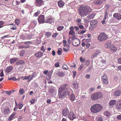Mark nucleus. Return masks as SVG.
Instances as JSON below:
<instances>
[{
	"instance_id": "1",
	"label": "nucleus",
	"mask_w": 121,
	"mask_h": 121,
	"mask_svg": "<svg viewBox=\"0 0 121 121\" xmlns=\"http://www.w3.org/2000/svg\"><path fill=\"white\" fill-rule=\"evenodd\" d=\"M92 11V9L88 6H81L79 9L80 15L84 17L90 13Z\"/></svg>"
},
{
	"instance_id": "2",
	"label": "nucleus",
	"mask_w": 121,
	"mask_h": 121,
	"mask_svg": "<svg viewBox=\"0 0 121 121\" xmlns=\"http://www.w3.org/2000/svg\"><path fill=\"white\" fill-rule=\"evenodd\" d=\"M67 85V84H65L60 86L59 90V95L60 98H64L66 96V92L65 89Z\"/></svg>"
},
{
	"instance_id": "3",
	"label": "nucleus",
	"mask_w": 121,
	"mask_h": 121,
	"mask_svg": "<svg viewBox=\"0 0 121 121\" xmlns=\"http://www.w3.org/2000/svg\"><path fill=\"white\" fill-rule=\"evenodd\" d=\"M102 106L100 104H95L91 107V110L92 112L97 113L100 111L102 109Z\"/></svg>"
},
{
	"instance_id": "4",
	"label": "nucleus",
	"mask_w": 121,
	"mask_h": 121,
	"mask_svg": "<svg viewBox=\"0 0 121 121\" xmlns=\"http://www.w3.org/2000/svg\"><path fill=\"white\" fill-rule=\"evenodd\" d=\"M108 38V36L104 33H101L98 36V39L100 41H104Z\"/></svg>"
},
{
	"instance_id": "5",
	"label": "nucleus",
	"mask_w": 121,
	"mask_h": 121,
	"mask_svg": "<svg viewBox=\"0 0 121 121\" xmlns=\"http://www.w3.org/2000/svg\"><path fill=\"white\" fill-rule=\"evenodd\" d=\"M72 39L73 40L72 43L73 45L75 46H77L80 44V41L78 39H75L74 36L73 37Z\"/></svg>"
},
{
	"instance_id": "6",
	"label": "nucleus",
	"mask_w": 121,
	"mask_h": 121,
	"mask_svg": "<svg viewBox=\"0 0 121 121\" xmlns=\"http://www.w3.org/2000/svg\"><path fill=\"white\" fill-rule=\"evenodd\" d=\"M95 16V14L93 13H92L91 14L89 15L84 19L85 22L86 23L89 22L90 19L94 18Z\"/></svg>"
},
{
	"instance_id": "7",
	"label": "nucleus",
	"mask_w": 121,
	"mask_h": 121,
	"mask_svg": "<svg viewBox=\"0 0 121 121\" xmlns=\"http://www.w3.org/2000/svg\"><path fill=\"white\" fill-rule=\"evenodd\" d=\"M44 16L42 15L39 16L38 18L39 22L41 24L45 22Z\"/></svg>"
},
{
	"instance_id": "8",
	"label": "nucleus",
	"mask_w": 121,
	"mask_h": 121,
	"mask_svg": "<svg viewBox=\"0 0 121 121\" xmlns=\"http://www.w3.org/2000/svg\"><path fill=\"white\" fill-rule=\"evenodd\" d=\"M68 118L71 120H73L76 118L75 114L72 112H70Z\"/></svg>"
},
{
	"instance_id": "9",
	"label": "nucleus",
	"mask_w": 121,
	"mask_h": 121,
	"mask_svg": "<svg viewBox=\"0 0 121 121\" xmlns=\"http://www.w3.org/2000/svg\"><path fill=\"white\" fill-rule=\"evenodd\" d=\"M69 113V111L67 108H65L63 109L62 114L63 116H66L68 115Z\"/></svg>"
},
{
	"instance_id": "10",
	"label": "nucleus",
	"mask_w": 121,
	"mask_h": 121,
	"mask_svg": "<svg viewBox=\"0 0 121 121\" xmlns=\"http://www.w3.org/2000/svg\"><path fill=\"white\" fill-rule=\"evenodd\" d=\"M97 22L96 20H93L91 21L90 23V24L91 27H96L97 25Z\"/></svg>"
},
{
	"instance_id": "11",
	"label": "nucleus",
	"mask_w": 121,
	"mask_h": 121,
	"mask_svg": "<svg viewBox=\"0 0 121 121\" xmlns=\"http://www.w3.org/2000/svg\"><path fill=\"white\" fill-rule=\"evenodd\" d=\"M54 21V19L53 18L51 17H48L46 23H49L52 24L53 23Z\"/></svg>"
},
{
	"instance_id": "12",
	"label": "nucleus",
	"mask_w": 121,
	"mask_h": 121,
	"mask_svg": "<svg viewBox=\"0 0 121 121\" xmlns=\"http://www.w3.org/2000/svg\"><path fill=\"white\" fill-rule=\"evenodd\" d=\"M121 95V90H117L115 91L113 93V95L116 96H119Z\"/></svg>"
},
{
	"instance_id": "13",
	"label": "nucleus",
	"mask_w": 121,
	"mask_h": 121,
	"mask_svg": "<svg viewBox=\"0 0 121 121\" xmlns=\"http://www.w3.org/2000/svg\"><path fill=\"white\" fill-rule=\"evenodd\" d=\"M91 99L93 100H96L98 99L96 93H93L91 95Z\"/></svg>"
},
{
	"instance_id": "14",
	"label": "nucleus",
	"mask_w": 121,
	"mask_h": 121,
	"mask_svg": "<svg viewBox=\"0 0 121 121\" xmlns=\"http://www.w3.org/2000/svg\"><path fill=\"white\" fill-rule=\"evenodd\" d=\"M24 64V62L22 60H19L16 63V64L17 65H23Z\"/></svg>"
},
{
	"instance_id": "15",
	"label": "nucleus",
	"mask_w": 121,
	"mask_h": 121,
	"mask_svg": "<svg viewBox=\"0 0 121 121\" xmlns=\"http://www.w3.org/2000/svg\"><path fill=\"white\" fill-rule=\"evenodd\" d=\"M113 45L111 44L110 42H107L105 45V47L107 48H112Z\"/></svg>"
},
{
	"instance_id": "16",
	"label": "nucleus",
	"mask_w": 121,
	"mask_h": 121,
	"mask_svg": "<svg viewBox=\"0 0 121 121\" xmlns=\"http://www.w3.org/2000/svg\"><path fill=\"white\" fill-rule=\"evenodd\" d=\"M36 5L37 6H40L42 4L43 2L42 0H36Z\"/></svg>"
},
{
	"instance_id": "17",
	"label": "nucleus",
	"mask_w": 121,
	"mask_h": 121,
	"mask_svg": "<svg viewBox=\"0 0 121 121\" xmlns=\"http://www.w3.org/2000/svg\"><path fill=\"white\" fill-rule=\"evenodd\" d=\"M113 17L118 20H120L121 18V15L119 13H116L114 14Z\"/></svg>"
},
{
	"instance_id": "18",
	"label": "nucleus",
	"mask_w": 121,
	"mask_h": 121,
	"mask_svg": "<svg viewBox=\"0 0 121 121\" xmlns=\"http://www.w3.org/2000/svg\"><path fill=\"white\" fill-rule=\"evenodd\" d=\"M98 99H99L102 98L103 96L102 93L100 92L96 93Z\"/></svg>"
},
{
	"instance_id": "19",
	"label": "nucleus",
	"mask_w": 121,
	"mask_h": 121,
	"mask_svg": "<svg viewBox=\"0 0 121 121\" xmlns=\"http://www.w3.org/2000/svg\"><path fill=\"white\" fill-rule=\"evenodd\" d=\"M43 52H39L35 54V55L37 58H39L41 57L43 54Z\"/></svg>"
},
{
	"instance_id": "20",
	"label": "nucleus",
	"mask_w": 121,
	"mask_h": 121,
	"mask_svg": "<svg viewBox=\"0 0 121 121\" xmlns=\"http://www.w3.org/2000/svg\"><path fill=\"white\" fill-rule=\"evenodd\" d=\"M15 114L16 113H15L13 112L9 117V120L10 121L14 118V116Z\"/></svg>"
},
{
	"instance_id": "21",
	"label": "nucleus",
	"mask_w": 121,
	"mask_h": 121,
	"mask_svg": "<svg viewBox=\"0 0 121 121\" xmlns=\"http://www.w3.org/2000/svg\"><path fill=\"white\" fill-rule=\"evenodd\" d=\"M13 68L12 66L8 67L6 69V71L7 73L10 72L13 69Z\"/></svg>"
},
{
	"instance_id": "22",
	"label": "nucleus",
	"mask_w": 121,
	"mask_h": 121,
	"mask_svg": "<svg viewBox=\"0 0 121 121\" xmlns=\"http://www.w3.org/2000/svg\"><path fill=\"white\" fill-rule=\"evenodd\" d=\"M116 108L117 109H121V101H119L116 104Z\"/></svg>"
},
{
	"instance_id": "23",
	"label": "nucleus",
	"mask_w": 121,
	"mask_h": 121,
	"mask_svg": "<svg viewBox=\"0 0 121 121\" xmlns=\"http://www.w3.org/2000/svg\"><path fill=\"white\" fill-rule=\"evenodd\" d=\"M73 86L75 89H77L78 87V84L76 81H74L72 83Z\"/></svg>"
},
{
	"instance_id": "24",
	"label": "nucleus",
	"mask_w": 121,
	"mask_h": 121,
	"mask_svg": "<svg viewBox=\"0 0 121 121\" xmlns=\"http://www.w3.org/2000/svg\"><path fill=\"white\" fill-rule=\"evenodd\" d=\"M103 2V0H96L94 1L95 4L99 5L101 4Z\"/></svg>"
},
{
	"instance_id": "25",
	"label": "nucleus",
	"mask_w": 121,
	"mask_h": 121,
	"mask_svg": "<svg viewBox=\"0 0 121 121\" xmlns=\"http://www.w3.org/2000/svg\"><path fill=\"white\" fill-rule=\"evenodd\" d=\"M58 6L60 7H62L64 5V3L61 0H60L58 1Z\"/></svg>"
},
{
	"instance_id": "26",
	"label": "nucleus",
	"mask_w": 121,
	"mask_h": 121,
	"mask_svg": "<svg viewBox=\"0 0 121 121\" xmlns=\"http://www.w3.org/2000/svg\"><path fill=\"white\" fill-rule=\"evenodd\" d=\"M9 25L10 26V28L11 29L13 30H15L16 29V26L13 23L10 24Z\"/></svg>"
},
{
	"instance_id": "27",
	"label": "nucleus",
	"mask_w": 121,
	"mask_h": 121,
	"mask_svg": "<svg viewBox=\"0 0 121 121\" xmlns=\"http://www.w3.org/2000/svg\"><path fill=\"white\" fill-rule=\"evenodd\" d=\"M100 53H101V52L98 50L94 54H93L91 56V58H93L97 56Z\"/></svg>"
},
{
	"instance_id": "28",
	"label": "nucleus",
	"mask_w": 121,
	"mask_h": 121,
	"mask_svg": "<svg viewBox=\"0 0 121 121\" xmlns=\"http://www.w3.org/2000/svg\"><path fill=\"white\" fill-rule=\"evenodd\" d=\"M18 59L17 58H11L10 60V62L11 64L14 63Z\"/></svg>"
},
{
	"instance_id": "29",
	"label": "nucleus",
	"mask_w": 121,
	"mask_h": 121,
	"mask_svg": "<svg viewBox=\"0 0 121 121\" xmlns=\"http://www.w3.org/2000/svg\"><path fill=\"white\" fill-rule=\"evenodd\" d=\"M9 112V109L8 108H6L4 110V113L5 115L8 114Z\"/></svg>"
},
{
	"instance_id": "30",
	"label": "nucleus",
	"mask_w": 121,
	"mask_h": 121,
	"mask_svg": "<svg viewBox=\"0 0 121 121\" xmlns=\"http://www.w3.org/2000/svg\"><path fill=\"white\" fill-rule=\"evenodd\" d=\"M110 48L111 50L113 52H116L117 50V49L116 48V47L113 45L112 46V48Z\"/></svg>"
},
{
	"instance_id": "31",
	"label": "nucleus",
	"mask_w": 121,
	"mask_h": 121,
	"mask_svg": "<svg viewBox=\"0 0 121 121\" xmlns=\"http://www.w3.org/2000/svg\"><path fill=\"white\" fill-rule=\"evenodd\" d=\"M75 98L74 95L73 94H71L70 97V99L71 101H74Z\"/></svg>"
},
{
	"instance_id": "32",
	"label": "nucleus",
	"mask_w": 121,
	"mask_h": 121,
	"mask_svg": "<svg viewBox=\"0 0 121 121\" xmlns=\"http://www.w3.org/2000/svg\"><path fill=\"white\" fill-rule=\"evenodd\" d=\"M116 103V101L114 100H112L109 102V104L110 105H113L115 104Z\"/></svg>"
},
{
	"instance_id": "33",
	"label": "nucleus",
	"mask_w": 121,
	"mask_h": 121,
	"mask_svg": "<svg viewBox=\"0 0 121 121\" xmlns=\"http://www.w3.org/2000/svg\"><path fill=\"white\" fill-rule=\"evenodd\" d=\"M104 115L107 117H109L110 116V113L108 111H106L104 112Z\"/></svg>"
},
{
	"instance_id": "34",
	"label": "nucleus",
	"mask_w": 121,
	"mask_h": 121,
	"mask_svg": "<svg viewBox=\"0 0 121 121\" xmlns=\"http://www.w3.org/2000/svg\"><path fill=\"white\" fill-rule=\"evenodd\" d=\"M57 74L60 77H63L65 75V73L62 72H59Z\"/></svg>"
},
{
	"instance_id": "35",
	"label": "nucleus",
	"mask_w": 121,
	"mask_h": 121,
	"mask_svg": "<svg viewBox=\"0 0 121 121\" xmlns=\"http://www.w3.org/2000/svg\"><path fill=\"white\" fill-rule=\"evenodd\" d=\"M107 11L106 10L105 11V14L104 16V19H106L107 18H108V13Z\"/></svg>"
},
{
	"instance_id": "36",
	"label": "nucleus",
	"mask_w": 121,
	"mask_h": 121,
	"mask_svg": "<svg viewBox=\"0 0 121 121\" xmlns=\"http://www.w3.org/2000/svg\"><path fill=\"white\" fill-rule=\"evenodd\" d=\"M45 33V35L48 37L50 36L51 35V33L49 32H46Z\"/></svg>"
},
{
	"instance_id": "37",
	"label": "nucleus",
	"mask_w": 121,
	"mask_h": 121,
	"mask_svg": "<svg viewBox=\"0 0 121 121\" xmlns=\"http://www.w3.org/2000/svg\"><path fill=\"white\" fill-rule=\"evenodd\" d=\"M64 28L63 26H60L58 27L57 29L59 31H60L62 30Z\"/></svg>"
},
{
	"instance_id": "38",
	"label": "nucleus",
	"mask_w": 121,
	"mask_h": 121,
	"mask_svg": "<svg viewBox=\"0 0 121 121\" xmlns=\"http://www.w3.org/2000/svg\"><path fill=\"white\" fill-rule=\"evenodd\" d=\"M18 108L20 109H21L23 106V104L21 103H19L18 104Z\"/></svg>"
},
{
	"instance_id": "39",
	"label": "nucleus",
	"mask_w": 121,
	"mask_h": 121,
	"mask_svg": "<svg viewBox=\"0 0 121 121\" xmlns=\"http://www.w3.org/2000/svg\"><path fill=\"white\" fill-rule=\"evenodd\" d=\"M103 82L105 84H107L108 82V81L107 78L103 80Z\"/></svg>"
},
{
	"instance_id": "40",
	"label": "nucleus",
	"mask_w": 121,
	"mask_h": 121,
	"mask_svg": "<svg viewBox=\"0 0 121 121\" xmlns=\"http://www.w3.org/2000/svg\"><path fill=\"white\" fill-rule=\"evenodd\" d=\"M40 13L39 11H38L34 13V16L35 17H37L38 16Z\"/></svg>"
},
{
	"instance_id": "41",
	"label": "nucleus",
	"mask_w": 121,
	"mask_h": 121,
	"mask_svg": "<svg viewBox=\"0 0 121 121\" xmlns=\"http://www.w3.org/2000/svg\"><path fill=\"white\" fill-rule=\"evenodd\" d=\"M25 51L24 50H22L20 52V56H23L25 53Z\"/></svg>"
},
{
	"instance_id": "42",
	"label": "nucleus",
	"mask_w": 121,
	"mask_h": 121,
	"mask_svg": "<svg viewBox=\"0 0 121 121\" xmlns=\"http://www.w3.org/2000/svg\"><path fill=\"white\" fill-rule=\"evenodd\" d=\"M62 68L64 69H68V68L67 65H64L62 66Z\"/></svg>"
},
{
	"instance_id": "43",
	"label": "nucleus",
	"mask_w": 121,
	"mask_h": 121,
	"mask_svg": "<svg viewBox=\"0 0 121 121\" xmlns=\"http://www.w3.org/2000/svg\"><path fill=\"white\" fill-rule=\"evenodd\" d=\"M19 93L21 94H23L24 93L23 89V88L20 89L19 90Z\"/></svg>"
},
{
	"instance_id": "44",
	"label": "nucleus",
	"mask_w": 121,
	"mask_h": 121,
	"mask_svg": "<svg viewBox=\"0 0 121 121\" xmlns=\"http://www.w3.org/2000/svg\"><path fill=\"white\" fill-rule=\"evenodd\" d=\"M102 79H103V80L104 79H107V76L105 74H104L103 76H102Z\"/></svg>"
},
{
	"instance_id": "45",
	"label": "nucleus",
	"mask_w": 121,
	"mask_h": 121,
	"mask_svg": "<svg viewBox=\"0 0 121 121\" xmlns=\"http://www.w3.org/2000/svg\"><path fill=\"white\" fill-rule=\"evenodd\" d=\"M86 63V66H88L90 63V61L89 60H87L85 62Z\"/></svg>"
},
{
	"instance_id": "46",
	"label": "nucleus",
	"mask_w": 121,
	"mask_h": 121,
	"mask_svg": "<svg viewBox=\"0 0 121 121\" xmlns=\"http://www.w3.org/2000/svg\"><path fill=\"white\" fill-rule=\"evenodd\" d=\"M15 22L16 24L18 25L20 23V21L18 19H16L15 20Z\"/></svg>"
},
{
	"instance_id": "47",
	"label": "nucleus",
	"mask_w": 121,
	"mask_h": 121,
	"mask_svg": "<svg viewBox=\"0 0 121 121\" xmlns=\"http://www.w3.org/2000/svg\"><path fill=\"white\" fill-rule=\"evenodd\" d=\"M35 99H33L31 101H30V102H31V104H33L35 103Z\"/></svg>"
},
{
	"instance_id": "48",
	"label": "nucleus",
	"mask_w": 121,
	"mask_h": 121,
	"mask_svg": "<svg viewBox=\"0 0 121 121\" xmlns=\"http://www.w3.org/2000/svg\"><path fill=\"white\" fill-rule=\"evenodd\" d=\"M59 62H57L56 63L55 65V66L56 67H58L59 66Z\"/></svg>"
},
{
	"instance_id": "49",
	"label": "nucleus",
	"mask_w": 121,
	"mask_h": 121,
	"mask_svg": "<svg viewBox=\"0 0 121 121\" xmlns=\"http://www.w3.org/2000/svg\"><path fill=\"white\" fill-rule=\"evenodd\" d=\"M6 94L9 95H10L11 94V91H6Z\"/></svg>"
},
{
	"instance_id": "50",
	"label": "nucleus",
	"mask_w": 121,
	"mask_h": 121,
	"mask_svg": "<svg viewBox=\"0 0 121 121\" xmlns=\"http://www.w3.org/2000/svg\"><path fill=\"white\" fill-rule=\"evenodd\" d=\"M83 67V65H81L80 66H79V67L78 68V69L79 70H81V69H82Z\"/></svg>"
},
{
	"instance_id": "51",
	"label": "nucleus",
	"mask_w": 121,
	"mask_h": 121,
	"mask_svg": "<svg viewBox=\"0 0 121 121\" xmlns=\"http://www.w3.org/2000/svg\"><path fill=\"white\" fill-rule=\"evenodd\" d=\"M30 75L28 76H25L24 77V79H28L30 77Z\"/></svg>"
},
{
	"instance_id": "52",
	"label": "nucleus",
	"mask_w": 121,
	"mask_h": 121,
	"mask_svg": "<svg viewBox=\"0 0 121 121\" xmlns=\"http://www.w3.org/2000/svg\"><path fill=\"white\" fill-rule=\"evenodd\" d=\"M79 28L80 29H84V27L83 25H80L79 26Z\"/></svg>"
},
{
	"instance_id": "53",
	"label": "nucleus",
	"mask_w": 121,
	"mask_h": 121,
	"mask_svg": "<svg viewBox=\"0 0 121 121\" xmlns=\"http://www.w3.org/2000/svg\"><path fill=\"white\" fill-rule=\"evenodd\" d=\"M11 79H12V80L14 81H16L17 80L15 76L12 77Z\"/></svg>"
},
{
	"instance_id": "54",
	"label": "nucleus",
	"mask_w": 121,
	"mask_h": 121,
	"mask_svg": "<svg viewBox=\"0 0 121 121\" xmlns=\"http://www.w3.org/2000/svg\"><path fill=\"white\" fill-rule=\"evenodd\" d=\"M74 33V31L73 30H70L69 32V33L70 35H73Z\"/></svg>"
},
{
	"instance_id": "55",
	"label": "nucleus",
	"mask_w": 121,
	"mask_h": 121,
	"mask_svg": "<svg viewBox=\"0 0 121 121\" xmlns=\"http://www.w3.org/2000/svg\"><path fill=\"white\" fill-rule=\"evenodd\" d=\"M57 53L59 55H60L61 54L62 52L60 50H58L57 52Z\"/></svg>"
},
{
	"instance_id": "56",
	"label": "nucleus",
	"mask_w": 121,
	"mask_h": 121,
	"mask_svg": "<svg viewBox=\"0 0 121 121\" xmlns=\"http://www.w3.org/2000/svg\"><path fill=\"white\" fill-rule=\"evenodd\" d=\"M63 48V51L64 52H67L69 51L68 48L67 49H66L64 48Z\"/></svg>"
},
{
	"instance_id": "57",
	"label": "nucleus",
	"mask_w": 121,
	"mask_h": 121,
	"mask_svg": "<svg viewBox=\"0 0 121 121\" xmlns=\"http://www.w3.org/2000/svg\"><path fill=\"white\" fill-rule=\"evenodd\" d=\"M35 73H33L31 75V77H30V78H31V79L33 78V77H34L35 75Z\"/></svg>"
},
{
	"instance_id": "58",
	"label": "nucleus",
	"mask_w": 121,
	"mask_h": 121,
	"mask_svg": "<svg viewBox=\"0 0 121 121\" xmlns=\"http://www.w3.org/2000/svg\"><path fill=\"white\" fill-rule=\"evenodd\" d=\"M80 60L81 61V62H85V60L84 59H83L81 57H80Z\"/></svg>"
},
{
	"instance_id": "59",
	"label": "nucleus",
	"mask_w": 121,
	"mask_h": 121,
	"mask_svg": "<svg viewBox=\"0 0 121 121\" xmlns=\"http://www.w3.org/2000/svg\"><path fill=\"white\" fill-rule=\"evenodd\" d=\"M65 91L66 92V95L67 94L68 96H69L70 95V92L69 91H67L66 90Z\"/></svg>"
},
{
	"instance_id": "60",
	"label": "nucleus",
	"mask_w": 121,
	"mask_h": 121,
	"mask_svg": "<svg viewBox=\"0 0 121 121\" xmlns=\"http://www.w3.org/2000/svg\"><path fill=\"white\" fill-rule=\"evenodd\" d=\"M90 75L89 74H87L85 76L86 78L87 79L89 78H90Z\"/></svg>"
},
{
	"instance_id": "61",
	"label": "nucleus",
	"mask_w": 121,
	"mask_h": 121,
	"mask_svg": "<svg viewBox=\"0 0 121 121\" xmlns=\"http://www.w3.org/2000/svg\"><path fill=\"white\" fill-rule=\"evenodd\" d=\"M74 28L75 29L76 31H78L79 29V27H78L76 26L74 27Z\"/></svg>"
},
{
	"instance_id": "62",
	"label": "nucleus",
	"mask_w": 121,
	"mask_h": 121,
	"mask_svg": "<svg viewBox=\"0 0 121 121\" xmlns=\"http://www.w3.org/2000/svg\"><path fill=\"white\" fill-rule=\"evenodd\" d=\"M76 21L78 22H79L81 21V19H77L76 20Z\"/></svg>"
},
{
	"instance_id": "63",
	"label": "nucleus",
	"mask_w": 121,
	"mask_h": 121,
	"mask_svg": "<svg viewBox=\"0 0 121 121\" xmlns=\"http://www.w3.org/2000/svg\"><path fill=\"white\" fill-rule=\"evenodd\" d=\"M97 121H103L102 118L101 117L98 118L97 120Z\"/></svg>"
},
{
	"instance_id": "64",
	"label": "nucleus",
	"mask_w": 121,
	"mask_h": 121,
	"mask_svg": "<svg viewBox=\"0 0 121 121\" xmlns=\"http://www.w3.org/2000/svg\"><path fill=\"white\" fill-rule=\"evenodd\" d=\"M117 118L118 120H121V115L118 116L117 117Z\"/></svg>"
}]
</instances>
